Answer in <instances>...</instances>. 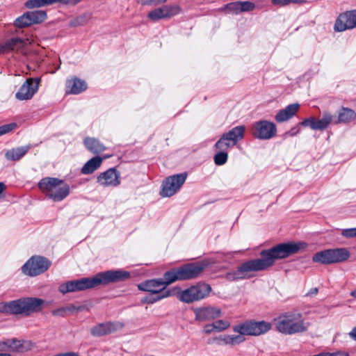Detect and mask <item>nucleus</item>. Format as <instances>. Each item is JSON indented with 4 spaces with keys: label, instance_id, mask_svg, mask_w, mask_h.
<instances>
[{
    "label": "nucleus",
    "instance_id": "1",
    "mask_svg": "<svg viewBox=\"0 0 356 356\" xmlns=\"http://www.w3.org/2000/svg\"><path fill=\"white\" fill-rule=\"evenodd\" d=\"M306 248L307 244L301 241L277 244L270 249L262 250L259 258L248 260L238 266L236 270L227 273L226 279L234 281L252 278L254 277L255 273L272 267L276 260L289 257Z\"/></svg>",
    "mask_w": 356,
    "mask_h": 356
},
{
    "label": "nucleus",
    "instance_id": "2",
    "mask_svg": "<svg viewBox=\"0 0 356 356\" xmlns=\"http://www.w3.org/2000/svg\"><path fill=\"white\" fill-rule=\"evenodd\" d=\"M129 272L124 270H111L96 274L92 277H83L72 280L59 286V291L63 294L70 292L84 291L95 288L99 285H108L128 280Z\"/></svg>",
    "mask_w": 356,
    "mask_h": 356
},
{
    "label": "nucleus",
    "instance_id": "3",
    "mask_svg": "<svg viewBox=\"0 0 356 356\" xmlns=\"http://www.w3.org/2000/svg\"><path fill=\"white\" fill-rule=\"evenodd\" d=\"M209 264L208 260L188 264L177 269L165 272L163 278L161 279L165 287L177 280L194 279L197 277Z\"/></svg>",
    "mask_w": 356,
    "mask_h": 356
},
{
    "label": "nucleus",
    "instance_id": "4",
    "mask_svg": "<svg viewBox=\"0 0 356 356\" xmlns=\"http://www.w3.org/2000/svg\"><path fill=\"white\" fill-rule=\"evenodd\" d=\"M275 325L280 332L289 335L305 332L308 327L302 315L297 312H288L280 316Z\"/></svg>",
    "mask_w": 356,
    "mask_h": 356
},
{
    "label": "nucleus",
    "instance_id": "5",
    "mask_svg": "<svg viewBox=\"0 0 356 356\" xmlns=\"http://www.w3.org/2000/svg\"><path fill=\"white\" fill-rule=\"evenodd\" d=\"M40 189L54 202L64 200L70 193V186L63 180L45 177L38 183Z\"/></svg>",
    "mask_w": 356,
    "mask_h": 356
},
{
    "label": "nucleus",
    "instance_id": "6",
    "mask_svg": "<svg viewBox=\"0 0 356 356\" xmlns=\"http://www.w3.org/2000/svg\"><path fill=\"white\" fill-rule=\"evenodd\" d=\"M211 291L209 284L199 282L179 292L177 298L184 303H192L207 298Z\"/></svg>",
    "mask_w": 356,
    "mask_h": 356
},
{
    "label": "nucleus",
    "instance_id": "7",
    "mask_svg": "<svg viewBox=\"0 0 356 356\" xmlns=\"http://www.w3.org/2000/svg\"><path fill=\"white\" fill-rule=\"evenodd\" d=\"M350 252L344 248L327 249L316 252L313 261L322 264H332L343 262L349 259Z\"/></svg>",
    "mask_w": 356,
    "mask_h": 356
},
{
    "label": "nucleus",
    "instance_id": "8",
    "mask_svg": "<svg viewBox=\"0 0 356 356\" xmlns=\"http://www.w3.org/2000/svg\"><path fill=\"white\" fill-rule=\"evenodd\" d=\"M245 131V127L240 125L232 128L225 133L215 144L216 149H228L236 145L238 141L243 139Z\"/></svg>",
    "mask_w": 356,
    "mask_h": 356
},
{
    "label": "nucleus",
    "instance_id": "9",
    "mask_svg": "<svg viewBox=\"0 0 356 356\" xmlns=\"http://www.w3.org/2000/svg\"><path fill=\"white\" fill-rule=\"evenodd\" d=\"M51 262L40 256H33L22 266V272L29 276L34 277L45 272L50 266Z\"/></svg>",
    "mask_w": 356,
    "mask_h": 356
},
{
    "label": "nucleus",
    "instance_id": "10",
    "mask_svg": "<svg viewBox=\"0 0 356 356\" xmlns=\"http://www.w3.org/2000/svg\"><path fill=\"white\" fill-rule=\"evenodd\" d=\"M270 329L269 323L261 321H249L237 325L233 327L235 332L243 335H260L267 332Z\"/></svg>",
    "mask_w": 356,
    "mask_h": 356
},
{
    "label": "nucleus",
    "instance_id": "11",
    "mask_svg": "<svg viewBox=\"0 0 356 356\" xmlns=\"http://www.w3.org/2000/svg\"><path fill=\"white\" fill-rule=\"evenodd\" d=\"M17 300V314L24 316L41 312L44 304V300L38 298H23Z\"/></svg>",
    "mask_w": 356,
    "mask_h": 356
},
{
    "label": "nucleus",
    "instance_id": "12",
    "mask_svg": "<svg viewBox=\"0 0 356 356\" xmlns=\"http://www.w3.org/2000/svg\"><path fill=\"white\" fill-rule=\"evenodd\" d=\"M187 177L186 172L170 176L163 182L161 192L162 197H171L175 195L184 184Z\"/></svg>",
    "mask_w": 356,
    "mask_h": 356
},
{
    "label": "nucleus",
    "instance_id": "13",
    "mask_svg": "<svg viewBox=\"0 0 356 356\" xmlns=\"http://www.w3.org/2000/svg\"><path fill=\"white\" fill-rule=\"evenodd\" d=\"M276 125L268 120H259L253 124L252 135L261 140H269L276 136Z\"/></svg>",
    "mask_w": 356,
    "mask_h": 356
},
{
    "label": "nucleus",
    "instance_id": "14",
    "mask_svg": "<svg viewBox=\"0 0 356 356\" xmlns=\"http://www.w3.org/2000/svg\"><path fill=\"white\" fill-rule=\"evenodd\" d=\"M46 17L47 14L44 11H29L17 17L14 22V25L17 28L22 29L34 24L41 23Z\"/></svg>",
    "mask_w": 356,
    "mask_h": 356
},
{
    "label": "nucleus",
    "instance_id": "15",
    "mask_svg": "<svg viewBox=\"0 0 356 356\" xmlns=\"http://www.w3.org/2000/svg\"><path fill=\"white\" fill-rule=\"evenodd\" d=\"M40 81V78L27 79L15 94V98L20 101L31 99L37 92Z\"/></svg>",
    "mask_w": 356,
    "mask_h": 356
},
{
    "label": "nucleus",
    "instance_id": "16",
    "mask_svg": "<svg viewBox=\"0 0 356 356\" xmlns=\"http://www.w3.org/2000/svg\"><path fill=\"white\" fill-rule=\"evenodd\" d=\"M356 27V10L346 11L339 15L334 29L335 31L341 32Z\"/></svg>",
    "mask_w": 356,
    "mask_h": 356
},
{
    "label": "nucleus",
    "instance_id": "17",
    "mask_svg": "<svg viewBox=\"0 0 356 356\" xmlns=\"http://www.w3.org/2000/svg\"><path fill=\"white\" fill-rule=\"evenodd\" d=\"M195 320L199 322H206L215 320L221 316V309L216 307H200L193 309Z\"/></svg>",
    "mask_w": 356,
    "mask_h": 356
},
{
    "label": "nucleus",
    "instance_id": "18",
    "mask_svg": "<svg viewBox=\"0 0 356 356\" xmlns=\"http://www.w3.org/2000/svg\"><path fill=\"white\" fill-rule=\"evenodd\" d=\"M97 182L104 187L118 186L120 184V174L115 168H109L97 177Z\"/></svg>",
    "mask_w": 356,
    "mask_h": 356
},
{
    "label": "nucleus",
    "instance_id": "19",
    "mask_svg": "<svg viewBox=\"0 0 356 356\" xmlns=\"http://www.w3.org/2000/svg\"><path fill=\"white\" fill-rule=\"evenodd\" d=\"M332 119L333 115L331 113L324 112L321 120L309 118L303 120L301 124L305 127H309L313 130H324L332 122Z\"/></svg>",
    "mask_w": 356,
    "mask_h": 356
},
{
    "label": "nucleus",
    "instance_id": "20",
    "mask_svg": "<svg viewBox=\"0 0 356 356\" xmlns=\"http://www.w3.org/2000/svg\"><path fill=\"white\" fill-rule=\"evenodd\" d=\"M138 288L142 291L151 292L154 294H161L166 291L165 290V283L163 282L161 278L147 280L141 283Z\"/></svg>",
    "mask_w": 356,
    "mask_h": 356
},
{
    "label": "nucleus",
    "instance_id": "21",
    "mask_svg": "<svg viewBox=\"0 0 356 356\" xmlns=\"http://www.w3.org/2000/svg\"><path fill=\"white\" fill-rule=\"evenodd\" d=\"M245 338L243 336L239 335H221L219 337H216L210 339L208 343H216L218 345H230L234 346L236 344H239L244 341Z\"/></svg>",
    "mask_w": 356,
    "mask_h": 356
},
{
    "label": "nucleus",
    "instance_id": "22",
    "mask_svg": "<svg viewBox=\"0 0 356 356\" xmlns=\"http://www.w3.org/2000/svg\"><path fill=\"white\" fill-rule=\"evenodd\" d=\"M87 89L86 83L76 77L66 81V92L70 94H79Z\"/></svg>",
    "mask_w": 356,
    "mask_h": 356
},
{
    "label": "nucleus",
    "instance_id": "23",
    "mask_svg": "<svg viewBox=\"0 0 356 356\" xmlns=\"http://www.w3.org/2000/svg\"><path fill=\"white\" fill-rule=\"evenodd\" d=\"M300 105L293 104L287 106L284 109L280 110L275 115V119L277 122H285L291 118L298 111Z\"/></svg>",
    "mask_w": 356,
    "mask_h": 356
},
{
    "label": "nucleus",
    "instance_id": "24",
    "mask_svg": "<svg viewBox=\"0 0 356 356\" xmlns=\"http://www.w3.org/2000/svg\"><path fill=\"white\" fill-rule=\"evenodd\" d=\"M34 346L35 344L31 341L13 338L10 351L23 353L31 350Z\"/></svg>",
    "mask_w": 356,
    "mask_h": 356
},
{
    "label": "nucleus",
    "instance_id": "25",
    "mask_svg": "<svg viewBox=\"0 0 356 356\" xmlns=\"http://www.w3.org/2000/svg\"><path fill=\"white\" fill-rule=\"evenodd\" d=\"M355 119L356 113L353 110L343 107L338 113V119L335 123L346 124L354 121Z\"/></svg>",
    "mask_w": 356,
    "mask_h": 356
},
{
    "label": "nucleus",
    "instance_id": "26",
    "mask_svg": "<svg viewBox=\"0 0 356 356\" xmlns=\"http://www.w3.org/2000/svg\"><path fill=\"white\" fill-rule=\"evenodd\" d=\"M84 309L83 306H76L74 305H68L52 311V314L56 316L64 317L67 315L79 312Z\"/></svg>",
    "mask_w": 356,
    "mask_h": 356
},
{
    "label": "nucleus",
    "instance_id": "27",
    "mask_svg": "<svg viewBox=\"0 0 356 356\" xmlns=\"http://www.w3.org/2000/svg\"><path fill=\"white\" fill-rule=\"evenodd\" d=\"M30 146L26 145L8 150L6 153V158L10 161H18L22 158L29 150Z\"/></svg>",
    "mask_w": 356,
    "mask_h": 356
},
{
    "label": "nucleus",
    "instance_id": "28",
    "mask_svg": "<svg viewBox=\"0 0 356 356\" xmlns=\"http://www.w3.org/2000/svg\"><path fill=\"white\" fill-rule=\"evenodd\" d=\"M84 144L86 148L94 154L100 153L106 149L102 143L93 138H86L84 140Z\"/></svg>",
    "mask_w": 356,
    "mask_h": 356
},
{
    "label": "nucleus",
    "instance_id": "29",
    "mask_svg": "<svg viewBox=\"0 0 356 356\" xmlns=\"http://www.w3.org/2000/svg\"><path fill=\"white\" fill-rule=\"evenodd\" d=\"M102 159L99 156H95L90 159L83 165L81 169V172L84 175L92 173L96 170L102 164Z\"/></svg>",
    "mask_w": 356,
    "mask_h": 356
},
{
    "label": "nucleus",
    "instance_id": "30",
    "mask_svg": "<svg viewBox=\"0 0 356 356\" xmlns=\"http://www.w3.org/2000/svg\"><path fill=\"white\" fill-rule=\"evenodd\" d=\"M24 45V42L19 38H12L6 42L0 47V51L4 52L8 50H14L17 48H21Z\"/></svg>",
    "mask_w": 356,
    "mask_h": 356
},
{
    "label": "nucleus",
    "instance_id": "31",
    "mask_svg": "<svg viewBox=\"0 0 356 356\" xmlns=\"http://www.w3.org/2000/svg\"><path fill=\"white\" fill-rule=\"evenodd\" d=\"M0 312L4 314L18 315L17 300H12L8 302H0Z\"/></svg>",
    "mask_w": 356,
    "mask_h": 356
},
{
    "label": "nucleus",
    "instance_id": "32",
    "mask_svg": "<svg viewBox=\"0 0 356 356\" xmlns=\"http://www.w3.org/2000/svg\"><path fill=\"white\" fill-rule=\"evenodd\" d=\"M58 3L57 0H28L25 3L28 8H40Z\"/></svg>",
    "mask_w": 356,
    "mask_h": 356
},
{
    "label": "nucleus",
    "instance_id": "33",
    "mask_svg": "<svg viewBox=\"0 0 356 356\" xmlns=\"http://www.w3.org/2000/svg\"><path fill=\"white\" fill-rule=\"evenodd\" d=\"M91 13H84L72 20L70 23V25L71 26H83L86 24L91 19Z\"/></svg>",
    "mask_w": 356,
    "mask_h": 356
},
{
    "label": "nucleus",
    "instance_id": "34",
    "mask_svg": "<svg viewBox=\"0 0 356 356\" xmlns=\"http://www.w3.org/2000/svg\"><path fill=\"white\" fill-rule=\"evenodd\" d=\"M90 333L95 337H101L103 335L108 334L107 332V327L106 323H100L92 327L90 330Z\"/></svg>",
    "mask_w": 356,
    "mask_h": 356
},
{
    "label": "nucleus",
    "instance_id": "35",
    "mask_svg": "<svg viewBox=\"0 0 356 356\" xmlns=\"http://www.w3.org/2000/svg\"><path fill=\"white\" fill-rule=\"evenodd\" d=\"M219 152L217 153L214 157V163L217 165H221L225 164L228 159V154L226 152L227 149H218Z\"/></svg>",
    "mask_w": 356,
    "mask_h": 356
},
{
    "label": "nucleus",
    "instance_id": "36",
    "mask_svg": "<svg viewBox=\"0 0 356 356\" xmlns=\"http://www.w3.org/2000/svg\"><path fill=\"white\" fill-rule=\"evenodd\" d=\"M166 18L171 17L179 14L181 9L178 5H167L163 6Z\"/></svg>",
    "mask_w": 356,
    "mask_h": 356
},
{
    "label": "nucleus",
    "instance_id": "37",
    "mask_svg": "<svg viewBox=\"0 0 356 356\" xmlns=\"http://www.w3.org/2000/svg\"><path fill=\"white\" fill-rule=\"evenodd\" d=\"M148 17L153 21H157L161 19L166 18L163 6L149 12L148 14Z\"/></svg>",
    "mask_w": 356,
    "mask_h": 356
},
{
    "label": "nucleus",
    "instance_id": "38",
    "mask_svg": "<svg viewBox=\"0 0 356 356\" xmlns=\"http://www.w3.org/2000/svg\"><path fill=\"white\" fill-rule=\"evenodd\" d=\"M221 10L226 11L229 13H232L234 14H238L241 13L240 8V1H235L232 3H227L223 8H221Z\"/></svg>",
    "mask_w": 356,
    "mask_h": 356
},
{
    "label": "nucleus",
    "instance_id": "39",
    "mask_svg": "<svg viewBox=\"0 0 356 356\" xmlns=\"http://www.w3.org/2000/svg\"><path fill=\"white\" fill-rule=\"evenodd\" d=\"M213 324L216 328V332H223L228 329L231 325L230 322L225 319L218 320L213 322Z\"/></svg>",
    "mask_w": 356,
    "mask_h": 356
},
{
    "label": "nucleus",
    "instance_id": "40",
    "mask_svg": "<svg viewBox=\"0 0 356 356\" xmlns=\"http://www.w3.org/2000/svg\"><path fill=\"white\" fill-rule=\"evenodd\" d=\"M107 327V332L108 334L121 330L124 324L122 322L116 321V322H108L106 323Z\"/></svg>",
    "mask_w": 356,
    "mask_h": 356
},
{
    "label": "nucleus",
    "instance_id": "41",
    "mask_svg": "<svg viewBox=\"0 0 356 356\" xmlns=\"http://www.w3.org/2000/svg\"><path fill=\"white\" fill-rule=\"evenodd\" d=\"M273 6L277 7H284L289 6L290 3L300 4V0H271Z\"/></svg>",
    "mask_w": 356,
    "mask_h": 356
},
{
    "label": "nucleus",
    "instance_id": "42",
    "mask_svg": "<svg viewBox=\"0 0 356 356\" xmlns=\"http://www.w3.org/2000/svg\"><path fill=\"white\" fill-rule=\"evenodd\" d=\"M156 296L155 297H153L149 300H147L146 301L148 303H154L158 300H160L163 298H168L170 296H172V292L170 290H167L165 291L162 292L161 294H156Z\"/></svg>",
    "mask_w": 356,
    "mask_h": 356
},
{
    "label": "nucleus",
    "instance_id": "43",
    "mask_svg": "<svg viewBox=\"0 0 356 356\" xmlns=\"http://www.w3.org/2000/svg\"><path fill=\"white\" fill-rule=\"evenodd\" d=\"M240 8L241 13L252 11L255 8V4L248 1H240Z\"/></svg>",
    "mask_w": 356,
    "mask_h": 356
},
{
    "label": "nucleus",
    "instance_id": "44",
    "mask_svg": "<svg viewBox=\"0 0 356 356\" xmlns=\"http://www.w3.org/2000/svg\"><path fill=\"white\" fill-rule=\"evenodd\" d=\"M17 127L15 123H10L0 126V136L8 134L14 130Z\"/></svg>",
    "mask_w": 356,
    "mask_h": 356
},
{
    "label": "nucleus",
    "instance_id": "45",
    "mask_svg": "<svg viewBox=\"0 0 356 356\" xmlns=\"http://www.w3.org/2000/svg\"><path fill=\"white\" fill-rule=\"evenodd\" d=\"M167 0H138V3L143 5H159L166 2Z\"/></svg>",
    "mask_w": 356,
    "mask_h": 356
},
{
    "label": "nucleus",
    "instance_id": "46",
    "mask_svg": "<svg viewBox=\"0 0 356 356\" xmlns=\"http://www.w3.org/2000/svg\"><path fill=\"white\" fill-rule=\"evenodd\" d=\"M341 235L346 238L356 237V227L343 229L341 232Z\"/></svg>",
    "mask_w": 356,
    "mask_h": 356
},
{
    "label": "nucleus",
    "instance_id": "47",
    "mask_svg": "<svg viewBox=\"0 0 356 356\" xmlns=\"http://www.w3.org/2000/svg\"><path fill=\"white\" fill-rule=\"evenodd\" d=\"M202 332L206 334H210L212 332H216L213 323L205 325L203 327Z\"/></svg>",
    "mask_w": 356,
    "mask_h": 356
},
{
    "label": "nucleus",
    "instance_id": "48",
    "mask_svg": "<svg viewBox=\"0 0 356 356\" xmlns=\"http://www.w3.org/2000/svg\"><path fill=\"white\" fill-rule=\"evenodd\" d=\"M58 3H63L69 6H76L83 0H57Z\"/></svg>",
    "mask_w": 356,
    "mask_h": 356
},
{
    "label": "nucleus",
    "instance_id": "49",
    "mask_svg": "<svg viewBox=\"0 0 356 356\" xmlns=\"http://www.w3.org/2000/svg\"><path fill=\"white\" fill-rule=\"evenodd\" d=\"M330 356H350L349 353L344 350H337L334 353H330Z\"/></svg>",
    "mask_w": 356,
    "mask_h": 356
},
{
    "label": "nucleus",
    "instance_id": "50",
    "mask_svg": "<svg viewBox=\"0 0 356 356\" xmlns=\"http://www.w3.org/2000/svg\"><path fill=\"white\" fill-rule=\"evenodd\" d=\"M3 342L6 350H10L11 346H12V339H8L3 340Z\"/></svg>",
    "mask_w": 356,
    "mask_h": 356
},
{
    "label": "nucleus",
    "instance_id": "51",
    "mask_svg": "<svg viewBox=\"0 0 356 356\" xmlns=\"http://www.w3.org/2000/svg\"><path fill=\"white\" fill-rule=\"evenodd\" d=\"M54 356H79L77 353L74 352H68L65 353H60Z\"/></svg>",
    "mask_w": 356,
    "mask_h": 356
},
{
    "label": "nucleus",
    "instance_id": "52",
    "mask_svg": "<svg viewBox=\"0 0 356 356\" xmlns=\"http://www.w3.org/2000/svg\"><path fill=\"white\" fill-rule=\"evenodd\" d=\"M350 337L356 341V326L352 330V331L349 333Z\"/></svg>",
    "mask_w": 356,
    "mask_h": 356
},
{
    "label": "nucleus",
    "instance_id": "53",
    "mask_svg": "<svg viewBox=\"0 0 356 356\" xmlns=\"http://www.w3.org/2000/svg\"><path fill=\"white\" fill-rule=\"evenodd\" d=\"M6 188V185L3 182H0V197L3 193Z\"/></svg>",
    "mask_w": 356,
    "mask_h": 356
},
{
    "label": "nucleus",
    "instance_id": "54",
    "mask_svg": "<svg viewBox=\"0 0 356 356\" xmlns=\"http://www.w3.org/2000/svg\"><path fill=\"white\" fill-rule=\"evenodd\" d=\"M5 350H6V348L4 347L3 341H0V351H5Z\"/></svg>",
    "mask_w": 356,
    "mask_h": 356
},
{
    "label": "nucleus",
    "instance_id": "55",
    "mask_svg": "<svg viewBox=\"0 0 356 356\" xmlns=\"http://www.w3.org/2000/svg\"><path fill=\"white\" fill-rule=\"evenodd\" d=\"M350 296L356 298V290L351 291Z\"/></svg>",
    "mask_w": 356,
    "mask_h": 356
},
{
    "label": "nucleus",
    "instance_id": "56",
    "mask_svg": "<svg viewBox=\"0 0 356 356\" xmlns=\"http://www.w3.org/2000/svg\"><path fill=\"white\" fill-rule=\"evenodd\" d=\"M0 356H12L9 353H0Z\"/></svg>",
    "mask_w": 356,
    "mask_h": 356
},
{
    "label": "nucleus",
    "instance_id": "57",
    "mask_svg": "<svg viewBox=\"0 0 356 356\" xmlns=\"http://www.w3.org/2000/svg\"><path fill=\"white\" fill-rule=\"evenodd\" d=\"M295 134H296V133H295V132H293V130H291V131H289V132L288 133V134H289V135H290V136H294V135H295Z\"/></svg>",
    "mask_w": 356,
    "mask_h": 356
},
{
    "label": "nucleus",
    "instance_id": "58",
    "mask_svg": "<svg viewBox=\"0 0 356 356\" xmlns=\"http://www.w3.org/2000/svg\"><path fill=\"white\" fill-rule=\"evenodd\" d=\"M317 291H318V289H317L316 288H315V289H314V291H313V293H317Z\"/></svg>",
    "mask_w": 356,
    "mask_h": 356
},
{
    "label": "nucleus",
    "instance_id": "59",
    "mask_svg": "<svg viewBox=\"0 0 356 356\" xmlns=\"http://www.w3.org/2000/svg\"><path fill=\"white\" fill-rule=\"evenodd\" d=\"M301 1V3L305 2V0H300Z\"/></svg>",
    "mask_w": 356,
    "mask_h": 356
}]
</instances>
